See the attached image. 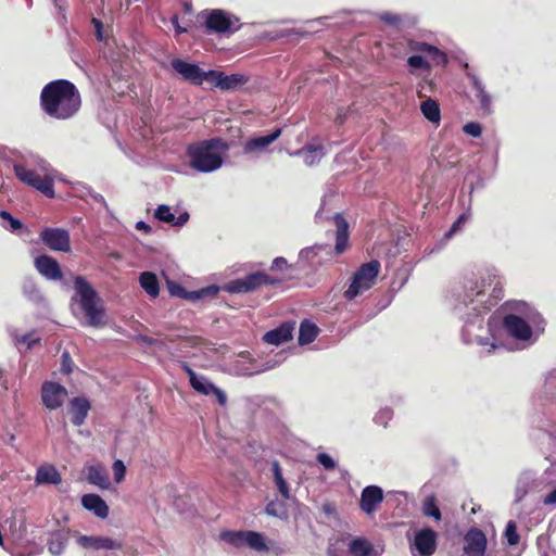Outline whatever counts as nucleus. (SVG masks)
<instances>
[{
	"instance_id": "24",
	"label": "nucleus",
	"mask_w": 556,
	"mask_h": 556,
	"mask_svg": "<svg viewBox=\"0 0 556 556\" xmlns=\"http://www.w3.org/2000/svg\"><path fill=\"white\" fill-rule=\"evenodd\" d=\"M81 505L86 510L91 511L100 519H105L109 516V506L98 494L90 493L83 495Z\"/></svg>"
},
{
	"instance_id": "1",
	"label": "nucleus",
	"mask_w": 556,
	"mask_h": 556,
	"mask_svg": "<svg viewBox=\"0 0 556 556\" xmlns=\"http://www.w3.org/2000/svg\"><path fill=\"white\" fill-rule=\"evenodd\" d=\"M504 298V278L494 267L466 277L455 294L454 313L463 321L462 340L477 344L488 354L516 351L521 344V302L506 301L488 320L483 334V317Z\"/></svg>"
},
{
	"instance_id": "58",
	"label": "nucleus",
	"mask_w": 556,
	"mask_h": 556,
	"mask_svg": "<svg viewBox=\"0 0 556 556\" xmlns=\"http://www.w3.org/2000/svg\"><path fill=\"white\" fill-rule=\"evenodd\" d=\"M20 343L27 344L28 349H30L34 343L38 341V339H34L31 333H27L22 336L18 340Z\"/></svg>"
},
{
	"instance_id": "33",
	"label": "nucleus",
	"mask_w": 556,
	"mask_h": 556,
	"mask_svg": "<svg viewBox=\"0 0 556 556\" xmlns=\"http://www.w3.org/2000/svg\"><path fill=\"white\" fill-rule=\"evenodd\" d=\"M420 111L424 117L434 124L439 125L441 122V110L438 102L431 98L426 99L420 104Z\"/></svg>"
},
{
	"instance_id": "32",
	"label": "nucleus",
	"mask_w": 556,
	"mask_h": 556,
	"mask_svg": "<svg viewBox=\"0 0 556 556\" xmlns=\"http://www.w3.org/2000/svg\"><path fill=\"white\" fill-rule=\"evenodd\" d=\"M37 484H59L61 483V475L53 466H41L36 472Z\"/></svg>"
},
{
	"instance_id": "19",
	"label": "nucleus",
	"mask_w": 556,
	"mask_h": 556,
	"mask_svg": "<svg viewBox=\"0 0 556 556\" xmlns=\"http://www.w3.org/2000/svg\"><path fill=\"white\" fill-rule=\"evenodd\" d=\"M332 252L329 244H315L304 248L299 253L300 262H305L309 266L315 267L331 258Z\"/></svg>"
},
{
	"instance_id": "37",
	"label": "nucleus",
	"mask_w": 556,
	"mask_h": 556,
	"mask_svg": "<svg viewBox=\"0 0 556 556\" xmlns=\"http://www.w3.org/2000/svg\"><path fill=\"white\" fill-rule=\"evenodd\" d=\"M271 470L274 476L275 484L279 491V493L282 495L285 500L290 498V490L287 481L282 477L280 465L277 460H274L271 464Z\"/></svg>"
},
{
	"instance_id": "53",
	"label": "nucleus",
	"mask_w": 556,
	"mask_h": 556,
	"mask_svg": "<svg viewBox=\"0 0 556 556\" xmlns=\"http://www.w3.org/2000/svg\"><path fill=\"white\" fill-rule=\"evenodd\" d=\"M205 80L212 83L215 87L220 88V84L218 83L220 77H223V72L210 70L205 72Z\"/></svg>"
},
{
	"instance_id": "51",
	"label": "nucleus",
	"mask_w": 556,
	"mask_h": 556,
	"mask_svg": "<svg viewBox=\"0 0 556 556\" xmlns=\"http://www.w3.org/2000/svg\"><path fill=\"white\" fill-rule=\"evenodd\" d=\"M112 468H113L115 481L116 482L123 481V479L125 478V473H126V467H125L124 463L122 460L117 459L113 463Z\"/></svg>"
},
{
	"instance_id": "27",
	"label": "nucleus",
	"mask_w": 556,
	"mask_h": 556,
	"mask_svg": "<svg viewBox=\"0 0 556 556\" xmlns=\"http://www.w3.org/2000/svg\"><path fill=\"white\" fill-rule=\"evenodd\" d=\"M334 224L337 226V233H336V253L341 254L345 251L349 242V224L344 219V217L337 213L333 216Z\"/></svg>"
},
{
	"instance_id": "5",
	"label": "nucleus",
	"mask_w": 556,
	"mask_h": 556,
	"mask_svg": "<svg viewBox=\"0 0 556 556\" xmlns=\"http://www.w3.org/2000/svg\"><path fill=\"white\" fill-rule=\"evenodd\" d=\"M228 150V144L218 138L190 144L187 156L191 168L199 173H212L223 165L222 154Z\"/></svg>"
},
{
	"instance_id": "64",
	"label": "nucleus",
	"mask_w": 556,
	"mask_h": 556,
	"mask_svg": "<svg viewBox=\"0 0 556 556\" xmlns=\"http://www.w3.org/2000/svg\"><path fill=\"white\" fill-rule=\"evenodd\" d=\"M136 228L138 230H144V231H150L151 230V227L148 224H146L143 220L137 222Z\"/></svg>"
},
{
	"instance_id": "13",
	"label": "nucleus",
	"mask_w": 556,
	"mask_h": 556,
	"mask_svg": "<svg viewBox=\"0 0 556 556\" xmlns=\"http://www.w3.org/2000/svg\"><path fill=\"white\" fill-rule=\"evenodd\" d=\"M39 238L52 251H71L70 232L66 229L46 227L40 231Z\"/></svg>"
},
{
	"instance_id": "30",
	"label": "nucleus",
	"mask_w": 556,
	"mask_h": 556,
	"mask_svg": "<svg viewBox=\"0 0 556 556\" xmlns=\"http://www.w3.org/2000/svg\"><path fill=\"white\" fill-rule=\"evenodd\" d=\"M350 556H371L375 553L372 544L365 538H354L346 543Z\"/></svg>"
},
{
	"instance_id": "60",
	"label": "nucleus",
	"mask_w": 556,
	"mask_h": 556,
	"mask_svg": "<svg viewBox=\"0 0 556 556\" xmlns=\"http://www.w3.org/2000/svg\"><path fill=\"white\" fill-rule=\"evenodd\" d=\"M172 24L174 25L175 30H176V33H177V34H184V33H186V31H187V29H186V28H184V27H181V26L179 25V23H178V16H177V15H174V16L172 17Z\"/></svg>"
},
{
	"instance_id": "56",
	"label": "nucleus",
	"mask_w": 556,
	"mask_h": 556,
	"mask_svg": "<svg viewBox=\"0 0 556 556\" xmlns=\"http://www.w3.org/2000/svg\"><path fill=\"white\" fill-rule=\"evenodd\" d=\"M276 366H277V362L268 361L265 363V365L262 368L255 369L254 371H249V372L247 371V372H244V375L252 376L254 374L264 372L266 370L275 368Z\"/></svg>"
},
{
	"instance_id": "39",
	"label": "nucleus",
	"mask_w": 556,
	"mask_h": 556,
	"mask_svg": "<svg viewBox=\"0 0 556 556\" xmlns=\"http://www.w3.org/2000/svg\"><path fill=\"white\" fill-rule=\"evenodd\" d=\"M265 513L268 516H273V517L279 518L281 520H285L288 518L287 506L283 502H279V501H270L265 507Z\"/></svg>"
},
{
	"instance_id": "26",
	"label": "nucleus",
	"mask_w": 556,
	"mask_h": 556,
	"mask_svg": "<svg viewBox=\"0 0 556 556\" xmlns=\"http://www.w3.org/2000/svg\"><path fill=\"white\" fill-rule=\"evenodd\" d=\"M70 413L72 415V422L75 426H81L90 410V403L86 397L77 396L70 401Z\"/></svg>"
},
{
	"instance_id": "63",
	"label": "nucleus",
	"mask_w": 556,
	"mask_h": 556,
	"mask_svg": "<svg viewBox=\"0 0 556 556\" xmlns=\"http://www.w3.org/2000/svg\"><path fill=\"white\" fill-rule=\"evenodd\" d=\"M92 23L94 24V26L97 28V37H98V39H102V31H101L102 24H101V22L99 20H97V18H93Z\"/></svg>"
},
{
	"instance_id": "47",
	"label": "nucleus",
	"mask_w": 556,
	"mask_h": 556,
	"mask_svg": "<svg viewBox=\"0 0 556 556\" xmlns=\"http://www.w3.org/2000/svg\"><path fill=\"white\" fill-rule=\"evenodd\" d=\"M393 417V412L391 408L389 407H384V408H381L374 417V421L377 424V425H380V426H383V427H387L389 421L392 419Z\"/></svg>"
},
{
	"instance_id": "14",
	"label": "nucleus",
	"mask_w": 556,
	"mask_h": 556,
	"mask_svg": "<svg viewBox=\"0 0 556 556\" xmlns=\"http://www.w3.org/2000/svg\"><path fill=\"white\" fill-rule=\"evenodd\" d=\"M437 548V533L430 528L416 532L410 545L413 556H432Z\"/></svg>"
},
{
	"instance_id": "55",
	"label": "nucleus",
	"mask_w": 556,
	"mask_h": 556,
	"mask_svg": "<svg viewBox=\"0 0 556 556\" xmlns=\"http://www.w3.org/2000/svg\"><path fill=\"white\" fill-rule=\"evenodd\" d=\"M467 220L465 215H460L452 225L450 230L445 233L446 238H450L453 236L454 232L457 231V229Z\"/></svg>"
},
{
	"instance_id": "62",
	"label": "nucleus",
	"mask_w": 556,
	"mask_h": 556,
	"mask_svg": "<svg viewBox=\"0 0 556 556\" xmlns=\"http://www.w3.org/2000/svg\"><path fill=\"white\" fill-rule=\"evenodd\" d=\"M345 118H346V112H343V110H342V109H340V110L338 111V114H337V116H336L334 122H336L338 125H341V124H343V123H344Z\"/></svg>"
},
{
	"instance_id": "31",
	"label": "nucleus",
	"mask_w": 556,
	"mask_h": 556,
	"mask_svg": "<svg viewBox=\"0 0 556 556\" xmlns=\"http://www.w3.org/2000/svg\"><path fill=\"white\" fill-rule=\"evenodd\" d=\"M295 154L302 155L306 165L314 166L325 156L326 151L321 144H308L299 150Z\"/></svg>"
},
{
	"instance_id": "8",
	"label": "nucleus",
	"mask_w": 556,
	"mask_h": 556,
	"mask_svg": "<svg viewBox=\"0 0 556 556\" xmlns=\"http://www.w3.org/2000/svg\"><path fill=\"white\" fill-rule=\"evenodd\" d=\"M205 28L208 34H233L240 28L239 18L220 9L206 11Z\"/></svg>"
},
{
	"instance_id": "7",
	"label": "nucleus",
	"mask_w": 556,
	"mask_h": 556,
	"mask_svg": "<svg viewBox=\"0 0 556 556\" xmlns=\"http://www.w3.org/2000/svg\"><path fill=\"white\" fill-rule=\"evenodd\" d=\"M379 271L380 263L377 260L361 265L353 274L351 283L344 291V298L352 301L368 291L375 285Z\"/></svg>"
},
{
	"instance_id": "61",
	"label": "nucleus",
	"mask_w": 556,
	"mask_h": 556,
	"mask_svg": "<svg viewBox=\"0 0 556 556\" xmlns=\"http://www.w3.org/2000/svg\"><path fill=\"white\" fill-rule=\"evenodd\" d=\"M544 503L548 505L556 504V488L546 495Z\"/></svg>"
},
{
	"instance_id": "45",
	"label": "nucleus",
	"mask_w": 556,
	"mask_h": 556,
	"mask_svg": "<svg viewBox=\"0 0 556 556\" xmlns=\"http://www.w3.org/2000/svg\"><path fill=\"white\" fill-rule=\"evenodd\" d=\"M407 64L415 70L422 68L428 71L431 68L429 61L421 54L410 55L407 60Z\"/></svg>"
},
{
	"instance_id": "15",
	"label": "nucleus",
	"mask_w": 556,
	"mask_h": 556,
	"mask_svg": "<svg viewBox=\"0 0 556 556\" xmlns=\"http://www.w3.org/2000/svg\"><path fill=\"white\" fill-rule=\"evenodd\" d=\"M170 66L184 80L192 85L200 86L205 81V72L195 63H189L181 59H173Z\"/></svg>"
},
{
	"instance_id": "40",
	"label": "nucleus",
	"mask_w": 556,
	"mask_h": 556,
	"mask_svg": "<svg viewBox=\"0 0 556 556\" xmlns=\"http://www.w3.org/2000/svg\"><path fill=\"white\" fill-rule=\"evenodd\" d=\"M345 547V540L337 539L334 542L329 543L327 548V556H350Z\"/></svg>"
},
{
	"instance_id": "12",
	"label": "nucleus",
	"mask_w": 556,
	"mask_h": 556,
	"mask_svg": "<svg viewBox=\"0 0 556 556\" xmlns=\"http://www.w3.org/2000/svg\"><path fill=\"white\" fill-rule=\"evenodd\" d=\"M76 543L85 551H119L123 542L104 535H85L75 532Z\"/></svg>"
},
{
	"instance_id": "9",
	"label": "nucleus",
	"mask_w": 556,
	"mask_h": 556,
	"mask_svg": "<svg viewBox=\"0 0 556 556\" xmlns=\"http://www.w3.org/2000/svg\"><path fill=\"white\" fill-rule=\"evenodd\" d=\"M546 321L538 309L523 302V348L531 345L544 333Z\"/></svg>"
},
{
	"instance_id": "25",
	"label": "nucleus",
	"mask_w": 556,
	"mask_h": 556,
	"mask_svg": "<svg viewBox=\"0 0 556 556\" xmlns=\"http://www.w3.org/2000/svg\"><path fill=\"white\" fill-rule=\"evenodd\" d=\"M293 329L294 324L283 323L279 327L267 331L263 336V340L268 344L280 345L292 339Z\"/></svg>"
},
{
	"instance_id": "28",
	"label": "nucleus",
	"mask_w": 556,
	"mask_h": 556,
	"mask_svg": "<svg viewBox=\"0 0 556 556\" xmlns=\"http://www.w3.org/2000/svg\"><path fill=\"white\" fill-rule=\"evenodd\" d=\"M68 543V531L58 530L50 533L47 541V547L53 556H60L64 553Z\"/></svg>"
},
{
	"instance_id": "17",
	"label": "nucleus",
	"mask_w": 556,
	"mask_h": 556,
	"mask_svg": "<svg viewBox=\"0 0 556 556\" xmlns=\"http://www.w3.org/2000/svg\"><path fill=\"white\" fill-rule=\"evenodd\" d=\"M67 397V390L58 382L47 381L41 388L43 405L49 409L61 407Z\"/></svg>"
},
{
	"instance_id": "49",
	"label": "nucleus",
	"mask_w": 556,
	"mask_h": 556,
	"mask_svg": "<svg viewBox=\"0 0 556 556\" xmlns=\"http://www.w3.org/2000/svg\"><path fill=\"white\" fill-rule=\"evenodd\" d=\"M167 289H168V292L170 293V295L180 298L184 300L186 299L187 290L181 285L174 282V281H167Z\"/></svg>"
},
{
	"instance_id": "46",
	"label": "nucleus",
	"mask_w": 556,
	"mask_h": 556,
	"mask_svg": "<svg viewBox=\"0 0 556 556\" xmlns=\"http://www.w3.org/2000/svg\"><path fill=\"white\" fill-rule=\"evenodd\" d=\"M504 535L509 545H515L518 543L519 534L517 532V526H516L515 521H513V520L508 521Z\"/></svg>"
},
{
	"instance_id": "20",
	"label": "nucleus",
	"mask_w": 556,
	"mask_h": 556,
	"mask_svg": "<svg viewBox=\"0 0 556 556\" xmlns=\"http://www.w3.org/2000/svg\"><path fill=\"white\" fill-rule=\"evenodd\" d=\"M466 75L470 80L475 98L479 102L480 111L484 115L490 114L492 112L491 94L485 90V87L479 77L469 71L468 64H466Z\"/></svg>"
},
{
	"instance_id": "50",
	"label": "nucleus",
	"mask_w": 556,
	"mask_h": 556,
	"mask_svg": "<svg viewBox=\"0 0 556 556\" xmlns=\"http://www.w3.org/2000/svg\"><path fill=\"white\" fill-rule=\"evenodd\" d=\"M463 130L466 135L478 138L482 134V127L479 123L476 122H469L464 125Z\"/></svg>"
},
{
	"instance_id": "29",
	"label": "nucleus",
	"mask_w": 556,
	"mask_h": 556,
	"mask_svg": "<svg viewBox=\"0 0 556 556\" xmlns=\"http://www.w3.org/2000/svg\"><path fill=\"white\" fill-rule=\"evenodd\" d=\"M87 480L89 483L102 490H105L110 486L108 472L101 465H92L87 468Z\"/></svg>"
},
{
	"instance_id": "57",
	"label": "nucleus",
	"mask_w": 556,
	"mask_h": 556,
	"mask_svg": "<svg viewBox=\"0 0 556 556\" xmlns=\"http://www.w3.org/2000/svg\"><path fill=\"white\" fill-rule=\"evenodd\" d=\"M189 213L184 212L178 217L175 216V220L173 222V226L181 227L189 220Z\"/></svg>"
},
{
	"instance_id": "11",
	"label": "nucleus",
	"mask_w": 556,
	"mask_h": 556,
	"mask_svg": "<svg viewBox=\"0 0 556 556\" xmlns=\"http://www.w3.org/2000/svg\"><path fill=\"white\" fill-rule=\"evenodd\" d=\"M181 368L186 371L189 377V383L192 389L203 395L214 394L219 405L225 406L227 402V396L225 392L216 387L211 380H208L205 376L198 375L193 371V369L187 364L181 363Z\"/></svg>"
},
{
	"instance_id": "21",
	"label": "nucleus",
	"mask_w": 556,
	"mask_h": 556,
	"mask_svg": "<svg viewBox=\"0 0 556 556\" xmlns=\"http://www.w3.org/2000/svg\"><path fill=\"white\" fill-rule=\"evenodd\" d=\"M37 271L48 280H61L63 277L61 267L56 260L49 255H39L34 262Z\"/></svg>"
},
{
	"instance_id": "22",
	"label": "nucleus",
	"mask_w": 556,
	"mask_h": 556,
	"mask_svg": "<svg viewBox=\"0 0 556 556\" xmlns=\"http://www.w3.org/2000/svg\"><path fill=\"white\" fill-rule=\"evenodd\" d=\"M281 131V128H277L266 136H258L248 139L243 144V152L245 154L253 155H257L262 152H265L268 146H270L280 137Z\"/></svg>"
},
{
	"instance_id": "52",
	"label": "nucleus",
	"mask_w": 556,
	"mask_h": 556,
	"mask_svg": "<svg viewBox=\"0 0 556 556\" xmlns=\"http://www.w3.org/2000/svg\"><path fill=\"white\" fill-rule=\"evenodd\" d=\"M380 20L389 25H392V26H397L402 22V17L399 14H394V13H390V12L381 13Z\"/></svg>"
},
{
	"instance_id": "4",
	"label": "nucleus",
	"mask_w": 556,
	"mask_h": 556,
	"mask_svg": "<svg viewBox=\"0 0 556 556\" xmlns=\"http://www.w3.org/2000/svg\"><path fill=\"white\" fill-rule=\"evenodd\" d=\"M74 295L72 303H77L86 317V325L101 328L106 324V312L102 299L93 287L83 276L74 279Z\"/></svg>"
},
{
	"instance_id": "54",
	"label": "nucleus",
	"mask_w": 556,
	"mask_h": 556,
	"mask_svg": "<svg viewBox=\"0 0 556 556\" xmlns=\"http://www.w3.org/2000/svg\"><path fill=\"white\" fill-rule=\"evenodd\" d=\"M289 265H288V262L285 257H276L274 261H273V264H271V270H276V271H280V270H283L286 268H288Z\"/></svg>"
},
{
	"instance_id": "3",
	"label": "nucleus",
	"mask_w": 556,
	"mask_h": 556,
	"mask_svg": "<svg viewBox=\"0 0 556 556\" xmlns=\"http://www.w3.org/2000/svg\"><path fill=\"white\" fill-rule=\"evenodd\" d=\"M15 176L23 184L30 186L45 194L47 198H54L52 168L50 164L39 157L30 156L13 166Z\"/></svg>"
},
{
	"instance_id": "44",
	"label": "nucleus",
	"mask_w": 556,
	"mask_h": 556,
	"mask_svg": "<svg viewBox=\"0 0 556 556\" xmlns=\"http://www.w3.org/2000/svg\"><path fill=\"white\" fill-rule=\"evenodd\" d=\"M0 217L9 223V226H5V229H9L10 231L14 232L22 228L23 224L20 219L15 218L11 213L8 211L1 210L0 211Z\"/></svg>"
},
{
	"instance_id": "36",
	"label": "nucleus",
	"mask_w": 556,
	"mask_h": 556,
	"mask_svg": "<svg viewBox=\"0 0 556 556\" xmlns=\"http://www.w3.org/2000/svg\"><path fill=\"white\" fill-rule=\"evenodd\" d=\"M220 78L218 83L222 90H235L248 83V77L242 74L226 75L223 73Z\"/></svg>"
},
{
	"instance_id": "34",
	"label": "nucleus",
	"mask_w": 556,
	"mask_h": 556,
	"mask_svg": "<svg viewBox=\"0 0 556 556\" xmlns=\"http://www.w3.org/2000/svg\"><path fill=\"white\" fill-rule=\"evenodd\" d=\"M318 327L308 320H303L300 325L298 341L300 345L312 343L318 336Z\"/></svg>"
},
{
	"instance_id": "10",
	"label": "nucleus",
	"mask_w": 556,
	"mask_h": 556,
	"mask_svg": "<svg viewBox=\"0 0 556 556\" xmlns=\"http://www.w3.org/2000/svg\"><path fill=\"white\" fill-rule=\"evenodd\" d=\"M279 280L268 276L263 271L252 273L243 278L233 279L224 286V290L228 293H248L254 291L263 285L274 286Z\"/></svg>"
},
{
	"instance_id": "35",
	"label": "nucleus",
	"mask_w": 556,
	"mask_h": 556,
	"mask_svg": "<svg viewBox=\"0 0 556 556\" xmlns=\"http://www.w3.org/2000/svg\"><path fill=\"white\" fill-rule=\"evenodd\" d=\"M141 288L152 298L159 295L160 286L157 277L151 271H144L139 278Z\"/></svg>"
},
{
	"instance_id": "18",
	"label": "nucleus",
	"mask_w": 556,
	"mask_h": 556,
	"mask_svg": "<svg viewBox=\"0 0 556 556\" xmlns=\"http://www.w3.org/2000/svg\"><path fill=\"white\" fill-rule=\"evenodd\" d=\"M408 48L410 51H415L424 55L431 66H444L447 63L446 53L435 46L422 41L410 40L408 42Z\"/></svg>"
},
{
	"instance_id": "43",
	"label": "nucleus",
	"mask_w": 556,
	"mask_h": 556,
	"mask_svg": "<svg viewBox=\"0 0 556 556\" xmlns=\"http://www.w3.org/2000/svg\"><path fill=\"white\" fill-rule=\"evenodd\" d=\"M154 217L160 222L170 225H173V222L175 220V215L172 213L170 207L166 204H161L155 208Z\"/></svg>"
},
{
	"instance_id": "16",
	"label": "nucleus",
	"mask_w": 556,
	"mask_h": 556,
	"mask_svg": "<svg viewBox=\"0 0 556 556\" xmlns=\"http://www.w3.org/2000/svg\"><path fill=\"white\" fill-rule=\"evenodd\" d=\"M485 549V534L478 528H470L464 536V546L460 556H484Z\"/></svg>"
},
{
	"instance_id": "38",
	"label": "nucleus",
	"mask_w": 556,
	"mask_h": 556,
	"mask_svg": "<svg viewBox=\"0 0 556 556\" xmlns=\"http://www.w3.org/2000/svg\"><path fill=\"white\" fill-rule=\"evenodd\" d=\"M218 292H219V287H217L215 285H211V286L201 288L199 290L187 291V295H186L185 300H188L190 302H197L202 299L214 298L218 294Z\"/></svg>"
},
{
	"instance_id": "6",
	"label": "nucleus",
	"mask_w": 556,
	"mask_h": 556,
	"mask_svg": "<svg viewBox=\"0 0 556 556\" xmlns=\"http://www.w3.org/2000/svg\"><path fill=\"white\" fill-rule=\"evenodd\" d=\"M220 539L233 547H249L258 553L274 552L276 555L282 554L283 549L275 543H267L265 536L256 531H224Z\"/></svg>"
},
{
	"instance_id": "59",
	"label": "nucleus",
	"mask_w": 556,
	"mask_h": 556,
	"mask_svg": "<svg viewBox=\"0 0 556 556\" xmlns=\"http://www.w3.org/2000/svg\"><path fill=\"white\" fill-rule=\"evenodd\" d=\"M90 197L93 201L100 203L106 211H109V205L102 194L97 192H90Z\"/></svg>"
},
{
	"instance_id": "2",
	"label": "nucleus",
	"mask_w": 556,
	"mask_h": 556,
	"mask_svg": "<svg viewBox=\"0 0 556 556\" xmlns=\"http://www.w3.org/2000/svg\"><path fill=\"white\" fill-rule=\"evenodd\" d=\"M42 111L59 121L74 117L80 106L81 98L76 86L66 79H56L48 83L40 93Z\"/></svg>"
},
{
	"instance_id": "23",
	"label": "nucleus",
	"mask_w": 556,
	"mask_h": 556,
	"mask_svg": "<svg viewBox=\"0 0 556 556\" xmlns=\"http://www.w3.org/2000/svg\"><path fill=\"white\" fill-rule=\"evenodd\" d=\"M382 501V489L377 485H369L363 489L359 505L363 511L370 515Z\"/></svg>"
},
{
	"instance_id": "42",
	"label": "nucleus",
	"mask_w": 556,
	"mask_h": 556,
	"mask_svg": "<svg viewBox=\"0 0 556 556\" xmlns=\"http://www.w3.org/2000/svg\"><path fill=\"white\" fill-rule=\"evenodd\" d=\"M422 511L426 516L432 517L435 520L441 519V511L437 506L435 498L433 496H429L425 500L422 505Z\"/></svg>"
},
{
	"instance_id": "48",
	"label": "nucleus",
	"mask_w": 556,
	"mask_h": 556,
	"mask_svg": "<svg viewBox=\"0 0 556 556\" xmlns=\"http://www.w3.org/2000/svg\"><path fill=\"white\" fill-rule=\"evenodd\" d=\"M316 459L327 470H332L337 467L336 460L327 453H318Z\"/></svg>"
},
{
	"instance_id": "41",
	"label": "nucleus",
	"mask_w": 556,
	"mask_h": 556,
	"mask_svg": "<svg viewBox=\"0 0 556 556\" xmlns=\"http://www.w3.org/2000/svg\"><path fill=\"white\" fill-rule=\"evenodd\" d=\"M23 293L31 301H37L40 299V291L33 278L24 279Z\"/></svg>"
}]
</instances>
